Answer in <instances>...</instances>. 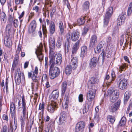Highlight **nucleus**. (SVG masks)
Instances as JSON below:
<instances>
[{
  "instance_id": "37998d69",
  "label": "nucleus",
  "mask_w": 132,
  "mask_h": 132,
  "mask_svg": "<svg viewBox=\"0 0 132 132\" xmlns=\"http://www.w3.org/2000/svg\"><path fill=\"white\" fill-rule=\"evenodd\" d=\"M15 108H10L11 116L12 117V118L14 119H15V118H16L15 116Z\"/></svg>"
},
{
  "instance_id": "6ab92c4d",
  "label": "nucleus",
  "mask_w": 132,
  "mask_h": 132,
  "mask_svg": "<svg viewBox=\"0 0 132 132\" xmlns=\"http://www.w3.org/2000/svg\"><path fill=\"white\" fill-rule=\"evenodd\" d=\"M18 104V109L19 110L21 108H22V107H21V106L20 100L18 98H14V102L11 103L10 108H16L15 104Z\"/></svg>"
},
{
  "instance_id": "5fc2aeb1",
  "label": "nucleus",
  "mask_w": 132,
  "mask_h": 132,
  "mask_svg": "<svg viewBox=\"0 0 132 132\" xmlns=\"http://www.w3.org/2000/svg\"><path fill=\"white\" fill-rule=\"evenodd\" d=\"M8 127L5 125L3 126L1 130L4 132H8Z\"/></svg>"
},
{
  "instance_id": "e433bc0d",
  "label": "nucleus",
  "mask_w": 132,
  "mask_h": 132,
  "mask_svg": "<svg viewBox=\"0 0 132 132\" xmlns=\"http://www.w3.org/2000/svg\"><path fill=\"white\" fill-rule=\"evenodd\" d=\"M130 96L129 92L126 91L125 93L124 98V102H126L129 99Z\"/></svg>"
},
{
  "instance_id": "de8ad7c7",
  "label": "nucleus",
  "mask_w": 132,
  "mask_h": 132,
  "mask_svg": "<svg viewBox=\"0 0 132 132\" xmlns=\"http://www.w3.org/2000/svg\"><path fill=\"white\" fill-rule=\"evenodd\" d=\"M111 75L112 78V79H111V81H109L108 82V85H110L111 83L112 82V81H113L114 79L116 76L114 72L113 71L111 73Z\"/></svg>"
},
{
  "instance_id": "f257e3e1",
  "label": "nucleus",
  "mask_w": 132,
  "mask_h": 132,
  "mask_svg": "<svg viewBox=\"0 0 132 132\" xmlns=\"http://www.w3.org/2000/svg\"><path fill=\"white\" fill-rule=\"evenodd\" d=\"M50 62L51 65L54 66L60 65L61 63L62 57V55L60 54H56L54 56V52L52 51L49 53Z\"/></svg>"
},
{
  "instance_id": "f03ea898",
  "label": "nucleus",
  "mask_w": 132,
  "mask_h": 132,
  "mask_svg": "<svg viewBox=\"0 0 132 132\" xmlns=\"http://www.w3.org/2000/svg\"><path fill=\"white\" fill-rule=\"evenodd\" d=\"M113 8L112 7H109L107 10L106 13L104 16V19L103 27V30L104 31L103 32H106L107 29V26L109 22V20L113 13Z\"/></svg>"
},
{
  "instance_id": "49530a36",
  "label": "nucleus",
  "mask_w": 132,
  "mask_h": 132,
  "mask_svg": "<svg viewBox=\"0 0 132 132\" xmlns=\"http://www.w3.org/2000/svg\"><path fill=\"white\" fill-rule=\"evenodd\" d=\"M45 103L44 102H42L39 104V110H40L42 112H43L44 109Z\"/></svg>"
},
{
  "instance_id": "4c0bfd02",
  "label": "nucleus",
  "mask_w": 132,
  "mask_h": 132,
  "mask_svg": "<svg viewBox=\"0 0 132 132\" xmlns=\"http://www.w3.org/2000/svg\"><path fill=\"white\" fill-rule=\"evenodd\" d=\"M126 118L125 117H123L119 122V125L121 126H123L125 125L126 122Z\"/></svg>"
},
{
  "instance_id": "aec40b11",
  "label": "nucleus",
  "mask_w": 132,
  "mask_h": 132,
  "mask_svg": "<svg viewBox=\"0 0 132 132\" xmlns=\"http://www.w3.org/2000/svg\"><path fill=\"white\" fill-rule=\"evenodd\" d=\"M37 23L36 21L33 20L30 23L28 28V31L29 33H33L35 30L36 27Z\"/></svg>"
},
{
  "instance_id": "603ef678",
  "label": "nucleus",
  "mask_w": 132,
  "mask_h": 132,
  "mask_svg": "<svg viewBox=\"0 0 132 132\" xmlns=\"http://www.w3.org/2000/svg\"><path fill=\"white\" fill-rule=\"evenodd\" d=\"M42 29L43 34H46L47 33V30L46 27L45 26V24H43L42 25Z\"/></svg>"
},
{
  "instance_id": "69168bd1",
  "label": "nucleus",
  "mask_w": 132,
  "mask_h": 132,
  "mask_svg": "<svg viewBox=\"0 0 132 132\" xmlns=\"http://www.w3.org/2000/svg\"><path fill=\"white\" fill-rule=\"evenodd\" d=\"M80 43V41L79 40H78L74 44V46L73 47H75L76 48H79V45Z\"/></svg>"
},
{
  "instance_id": "39448f33",
  "label": "nucleus",
  "mask_w": 132,
  "mask_h": 132,
  "mask_svg": "<svg viewBox=\"0 0 132 132\" xmlns=\"http://www.w3.org/2000/svg\"><path fill=\"white\" fill-rule=\"evenodd\" d=\"M79 36V32L78 30L69 31L67 35V36L73 41H76Z\"/></svg>"
},
{
  "instance_id": "8fccbe9b",
  "label": "nucleus",
  "mask_w": 132,
  "mask_h": 132,
  "mask_svg": "<svg viewBox=\"0 0 132 132\" xmlns=\"http://www.w3.org/2000/svg\"><path fill=\"white\" fill-rule=\"evenodd\" d=\"M70 46V42L69 40H67V41L65 42V48H67V50H68Z\"/></svg>"
},
{
  "instance_id": "864d4df0",
  "label": "nucleus",
  "mask_w": 132,
  "mask_h": 132,
  "mask_svg": "<svg viewBox=\"0 0 132 132\" xmlns=\"http://www.w3.org/2000/svg\"><path fill=\"white\" fill-rule=\"evenodd\" d=\"M24 0H15V3L16 5L22 4L23 3Z\"/></svg>"
},
{
  "instance_id": "338daca9",
  "label": "nucleus",
  "mask_w": 132,
  "mask_h": 132,
  "mask_svg": "<svg viewBox=\"0 0 132 132\" xmlns=\"http://www.w3.org/2000/svg\"><path fill=\"white\" fill-rule=\"evenodd\" d=\"M52 2L50 1V0H46L45 1V4L46 5H49L50 6H51V4Z\"/></svg>"
},
{
  "instance_id": "6e6d98bb",
  "label": "nucleus",
  "mask_w": 132,
  "mask_h": 132,
  "mask_svg": "<svg viewBox=\"0 0 132 132\" xmlns=\"http://www.w3.org/2000/svg\"><path fill=\"white\" fill-rule=\"evenodd\" d=\"M14 126L13 127L11 126V128L12 129H13V130H15L17 128V121H16L15 118V119H14Z\"/></svg>"
},
{
  "instance_id": "13d9d810",
  "label": "nucleus",
  "mask_w": 132,
  "mask_h": 132,
  "mask_svg": "<svg viewBox=\"0 0 132 132\" xmlns=\"http://www.w3.org/2000/svg\"><path fill=\"white\" fill-rule=\"evenodd\" d=\"M63 1L64 4H66L67 7L69 9L70 6L68 0H63Z\"/></svg>"
},
{
  "instance_id": "7ed1b4c3",
  "label": "nucleus",
  "mask_w": 132,
  "mask_h": 132,
  "mask_svg": "<svg viewBox=\"0 0 132 132\" xmlns=\"http://www.w3.org/2000/svg\"><path fill=\"white\" fill-rule=\"evenodd\" d=\"M22 116L21 117L20 121L21 123V127L22 130L23 129L25 126L26 121V100L23 96L22 98Z\"/></svg>"
},
{
  "instance_id": "4468645a",
  "label": "nucleus",
  "mask_w": 132,
  "mask_h": 132,
  "mask_svg": "<svg viewBox=\"0 0 132 132\" xmlns=\"http://www.w3.org/2000/svg\"><path fill=\"white\" fill-rule=\"evenodd\" d=\"M126 16V12H122L121 14H120L119 16L117 21L118 25L121 26L122 24L125 19Z\"/></svg>"
},
{
  "instance_id": "bb28decb",
  "label": "nucleus",
  "mask_w": 132,
  "mask_h": 132,
  "mask_svg": "<svg viewBox=\"0 0 132 132\" xmlns=\"http://www.w3.org/2000/svg\"><path fill=\"white\" fill-rule=\"evenodd\" d=\"M87 50V47L86 46H83L81 48L80 56L83 57L86 55Z\"/></svg>"
},
{
  "instance_id": "2f4dec72",
  "label": "nucleus",
  "mask_w": 132,
  "mask_h": 132,
  "mask_svg": "<svg viewBox=\"0 0 132 132\" xmlns=\"http://www.w3.org/2000/svg\"><path fill=\"white\" fill-rule=\"evenodd\" d=\"M1 19V21L4 23L6 21V16L5 13L3 12L1 13L0 15V19Z\"/></svg>"
},
{
  "instance_id": "5701e85b",
  "label": "nucleus",
  "mask_w": 132,
  "mask_h": 132,
  "mask_svg": "<svg viewBox=\"0 0 132 132\" xmlns=\"http://www.w3.org/2000/svg\"><path fill=\"white\" fill-rule=\"evenodd\" d=\"M97 38L96 35H92L90 41V47H93L96 45Z\"/></svg>"
},
{
  "instance_id": "cd10ccee",
  "label": "nucleus",
  "mask_w": 132,
  "mask_h": 132,
  "mask_svg": "<svg viewBox=\"0 0 132 132\" xmlns=\"http://www.w3.org/2000/svg\"><path fill=\"white\" fill-rule=\"evenodd\" d=\"M105 42L103 41H101L98 45L96 50L97 53H99L101 51V49L105 45Z\"/></svg>"
},
{
  "instance_id": "393cba45",
  "label": "nucleus",
  "mask_w": 132,
  "mask_h": 132,
  "mask_svg": "<svg viewBox=\"0 0 132 132\" xmlns=\"http://www.w3.org/2000/svg\"><path fill=\"white\" fill-rule=\"evenodd\" d=\"M55 30V26L54 23L53 21H51L49 26V32L50 35H52L54 33Z\"/></svg>"
},
{
  "instance_id": "423d86ee",
  "label": "nucleus",
  "mask_w": 132,
  "mask_h": 132,
  "mask_svg": "<svg viewBox=\"0 0 132 132\" xmlns=\"http://www.w3.org/2000/svg\"><path fill=\"white\" fill-rule=\"evenodd\" d=\"M113 48V46L112 47L110 45L108 46L106 48L102 49V52L101 54L102 55L103 58L105 56L108 57H110L112 54Z\"/></svg>"
},
{
  "instance_id": "412c9836",
  "label": "nucleus",
  "mask_w": 132,
  "mask_h": 132,
  "mask_svg": "<svg viewBox=\"0 0 132 132\" xmlns=\"http://www.w3.org/2000/svg\"><path fill=\"white\" fill-rule=\"evenodd\" d=\"M49 47L50 49V52L55 48V40L54 37H50L49 40Z\"/></svg>"
},
{
  "instance_id": "2eb2a0df",
  "label": "nucleus",
  "mask_w": 132,
  "mask_h": 132,
  "mask_svg": "<svg viewBox=\"0 0 132 132\" xmlns=\"http://www.w3.org/2000/svg\"><path fill=\"white\" fill-rule=\"evenodd\" d=\"M85 124L82 121H80L77 124L76 127V131L77 132H82L84 129Z\"/></svg>"
},
{
  "instance_id": "20e7f679",
  "label": "nucleus",
  "mask_w": 132,
  "mask_h": 132,
  "mask_svg": "<svg viewBox=\"0 0 132 132\" xmlns=\"http://www.w3.org/2000/svg\"><path fill=\"white\" fill-rule=\"evenodd\" d=\"M60 70L57 67L51 65L49 70V75L50 78L54 79L60 74Z\"/></svg>"
},
{
  "instance_id": "a878e982",
  "label": "nucleus",
  "mask_w": 132,
  "mask_h": 132,
  "mask_svg": "<svg viewBox=\"0 0 132 132\" xmlns=\"http://www.w3.org/2000/svg\"><path fill=\"white\" fill-rule=\"evenodd\" d=\"M97 61V58L96 57H94L92 58L89 63V65L90 67L93 68L95 67L96 65Z\"/></svg>"
},
{
  "instance_id": "4d7b16f0",
  "label": "nucleus",
  "mask_w": 132,
  "mask_h": 132,
  "mask_svg": "<svg viewBox=\"0 0 132 132\" xmlns=\"http://www.w3.org/2000/svg\"><path fill=\"white\" fill-rule=\"evenodd\" d=\"M88 30V27H85L82 31V35H85L87 33Z\"/></svg>"
},
{
  "instance_id": "a18cd8bd",
  "label": "nucleus",
  "mask_w": 132,
  "mask_h": 132,
  "mask_svg": "<svg viewBox=\"0 0 132 132\" xmlns=\"http://www.w3.org/2000/svg\"><path fill=\"white\" fill-rule=\"evenodd\" d=\"M56 7L55 6H53L51 10L50 16L51 18H52L53 15L56 12Z\"/></svg>"
},
{
  "instance_id": "58836bf2",
  "label": "nucleus",
  "mask_w": 132,
  "mask_h": 132,
  "mask_svg": "<svg viewBox=\"0 0 132 132\" xmlns=\"http://www.w3.org/2000/svg\"><path fill=\"white\" fill-rule=\"evenodd\" d=\"M21 48L22 46L21 45L19 44L18 46V48L16 51V54L15 57L19 58V54L20 53Z\"/></svg>"
},
{
  "instance_id": "c756f323",
  "label": "nucleus",
  "mask_w": 132,
  "mask_h": 132,
  "mask_svg": "<svg viewBox=\"0 0 132 132\" xmlns=\"http://www.w3.org/2000/svg\"><path fill=\"white\" fill-rule=\"evenodd\" d=\"M59 27L60 29V34L63 35L64 34V27L63 23L61 21H60L59 24Z\"/></svg>"
},
{
  "instance_id": "dca6fc26",
  "label": "nucleus",
  "mask_w": 132,
  "mask_h": 132,
  "mask_svg": "<svg viewBox=\"0 0 132 132\" xmlns=\"http://www.w3.org/2000/svg\"><path fill=\"white\" fill-rule=\"evenodd\" d=\"M99 81L97 77H91L88 82V87L91 88V87H93L94 85L97 84Z\"/></svg>"
},
{
  "instance_id": "09e8293b",
  "label": "nucleus",
  "mask_w": 132,
  "mask_h": 132,
  "mask_svg": "<svg viewBox=\"0 0 132 132\" xmlns=\"http://www.w3.org/2000/svg\"><path fill=\"white\" fill-rule=\"evenodd\" d=\"M126 67V64H123L120 66L119 68L118 69L119 71L121 73L122 71H123V70L125 69Z\"/></svg>"
},
{
  "instance_id": "0eeeda50",
  "label": "nucleus",
  "mask_w": 132,
  "mask_h": 132,
  "mask_svg": "<svg viewBox=\"0 0 132 132\" xmlns=\"http://www.w3.org/2000/svg\"><path fill=\"white\" fill-rule=\"evenodd\" d=\"M38 73V67H36L34 71L31 72H28V76L29 78L32 77L33 81L36 82V85H37L38 83V80L37 77V75Z\"/></svg>"
},
{
  "instance_id": "7c9ffc66",
  "label": "nucleus",
  "mask_w": 132,
  "mask_h": 132,
  "mask_svg": "<svg viewBox=\"0 0 132 132\" xmlns=\"http://www.w3.org/2000/svg\"><path fill=\"white\" fill-rule=\"evenodd\" d=\"M69 97L67 95H65L64 101L63 103V107L64 108H66L68 107V104Z\"/></svg>"
},
{
  "instance_id": "680f3d73",
  "label": "nucleus",
  "mask_w": 132,
  "mask_h": 132,
  "mask_svg": "<svg viewBox=\"0 0 132 132\" xmlns=\"http://www.w3.org/2000/svg\"><path fill=\"white\" fill-rule=\"evenodd\" d=\"M83 114L86 113L88 111V110L87 109L86 106L85 105H84L83 106Z\"/></svg>"
},
{
  "instance_id": "1a4fd4ad",
  "label": "nucleus",
  "mask_w": 132,
  "mask_h": 132,
  "mask_svg": "<svg viewBox=\"0 0 132 132\" xmlns=\"http://www.w3.org/2000/svg\"><path fill=\"white\" fill-rule=\"evenodd\" d=\"M43 46L42 43H40L39 45L36 49L35 53L39 60L41 61L43 60V55L42 54V49Z\"/></svg>"
},
{
  "instance_id": "ddd939ff",
  "label": "nucleus",
  "mask_w": 132,
  "mask_h": 132,
  "mask_svg": "<svg viewBox=\"0 0 132 132\" xmlns=\"http://www.w3.org/2000/svg\"><path fill=\"white\" fill-rule=\"evenodd\" d=\"M56 105L57 104L55 102L52 100L51 103L48 104L47 109L49 112L53 113L56 108Z\"/></svg>"
},
{
  "instance_id": "bf43d9fd",
  "label": "nucleus",
  "mask_w": 132,
  "mask_h": 132,
  "mask_svg": "<svg viewBox=\"0 0 132 132\" xmlns=\"http://www.w3.org/2000/svg\"><path fill=\"white\" fill-rule=\"evenodd\" d=\"M125 75L123 74H122L119 76V81L124 79H126L125 78Z\"/></svg>"
},
{
  "instance_id": "0e129e2a",
  "label": "nucleus",
  "mask_w": 132,
  "mask_h": 132,
  "mask_svg": "<svg viewBox=\"0 0 132 132\" xmlns=\"http://www.w3.org/2000/svg\"><path fill=\"white\" fill-rule=\"evenodd\" d=\"M80 43V41L79 40H78L74 44V46L73 47H75L76 48H79V45Z\"/></svg>"
},
{
  "instance_id": "f8f14e48",
  "label": "nucleus",
  "mask_w": 132,
  "mask_h": 132,
  "mask_svg": "<svg viewBox=\"0 0 132 132\" xmlns=\"http://www.w3.org/2000/svg\"><path fill=\"white\" fill-rule=\"evenodd\" d=\"M128 86V82L127 79H123L119 81V87L120 89L122 90L126 89Z\"/></svg>"
},
{
  "instance_id": "c9c22d12",
  "label": "nucleus",
  "mask_w": 132,
  "mask_h": 132,
  "mask_svg": "<svg viewBox=\"0 0 132 132\" xmlns=\"http://www.w3.org/2000/svg\"><path fill=\"white\" fill-rule=\"evenodd\" d=\"M73 68H72L71 65H67L65 69V72L67 75H69L70 74L72 71V69Z\"/></svg>"
},
{
  "instance_id": "a19ab883",
  "label": "nucleus",
  "mask_w": 132,
  "mask_h": 132,
  "mask_svg": "<svg viewBox=\"0 0 132 132\" xmlns=\"http://www.w3.org/2000/svg\"><path fill=\"white\" fill-rule=\"evenodd\" d=\"M132 12V2L129 4L127 10V15H130Z\"/></svg>"
},
{
  "instance_id": "9b49d317",
  "label": "nucleus",
  "mask_w": 132,
  "mask_h": 132,
  "mask_svg": "<svg viewBox=\"0 0 132 132\" xmlns=\"http://www.w3.org/2000/svg\"><path fill=\"white\" fill-rule=\"evenodd\" d=\"M92 88L93 89L88 91L87 96V100L90 102L92 101L94 99L96 92L95 89H93V88Z\"/></svg>"
},
{
  "instance_id": "052dcab7",
  "label": "nucleus",
  "mask_w": 132,
  "mask_h": 132,
  "mask_svg": "<svg viewBox=\"0 0 132 132\" xmlns=\"http://www.w3.org/2000/svg\"><path fill=\"white\" fill-rule=\"evenodd\" d=\"M33 10L35 11L36 13H37L39 12L40 10L38 6H35V7H33Z\"/></svg>"
},
{
  "instance_id": "79ce46f5",
  "label": "nucleus",
  "mask_w": 132,
  "mask_h": 132,
  "mask_svg": "<svg viewBox=\"0 0 132 132\" xmlns=\"http://www.w3.org/2000/svg\"><path fill=\"white\" fill-rule=\"evenodd\" d=\"M111 95L113 96H117V97H119V90H113L111 94Z\"/></svg>"
},
{
  "instance_id": "f704fd0d",
  "label": "nucleus",
  "mask_w": 132,
  "mask_h": 132,
  "mask_svg": "<svg viewBox=\"0 0 132 132\" xmlns=\"http://www.w3.org/2000/svg\"><path fill=\"white\" fill-rule=\"evenodd\" d=\"M85 20V17H81L77 20V23L79 25H82L84 24Z\"/></svg>"
},
{
  "instance_id": "a211bd4d",
  "label": "nucleus",
  "mask_w": 132,
  "mask_h": 132,
  "mask_svg": "<svg viewBox=\"0 0 132 132\" xmlns=\"http://www.w3.org/2000/svg\"><path fill=\"white\" fill-rule=\"evenodd\" d=\"M71 65L73 70L75 69L77 67L78 59L77 57L74 55H72Z\"/></svg>"
},
{
  "instance_id": "473e14b6",
  "label": "nucleus",
  "mask_w": 132,
  "mask_h": 132,
  "mask_svg": "<svg viewBox=\"0 0 132 132\" xmlns=\"http://www.w3.org/2000/svg\"><path fill=\"white\" fill-rule=\"evenodd\" d=\"M62 37H59L57 39L56 46L59 48H60L62 43Z\"/></svg>"
},
{
  "instance_id": "4be33fe9",
  "label": "nucleus",
  "mask_w": 132,
  "mask_h": 132,
  "mask_svg": "<svg viewBox=\"0 0 132 132\" xmlns=\"http://www.w3.org/2000/svg\"><path fill=\"white\" fill-rule=\"evenodd\" d=\"M4 43L5 46L8 47H10L12 45L11 40L9 38V36L7 35L5 36L4 38Z\"/></svg>"
},
{
  "instance_id": "c03bdc74",
  "label": "nucleus",
  "mask_w": 132,
  "mask_h": 132,
  "mask_svg": "<svg viewBox=\"0 0 132 132\" xmlns=\"http://www.w3.org/2000/svg\"><path fill=\"white\" fill-rule=\"evenodd\" d=\"M108 120L111 123H113L115 120L114 117L111 116L109 115L108 116Z\"/></svg>"
},
{
  "instance_id": "ea45409f",
  "label": "nucleus",
  "mask_w": 132,
  "mask_h": 132,
  "mask_svg": "<svg viewBox=\"0 0 132 132\" xmlns=\"http://www.w3.org/2000/svg\"><path fill=\"white\" fill-rule=\"evenodd\" d=\"M48 80L47 75L46 74L43 75L42 80V84L43 85H44V83L46 82Z\"/></svg>"
},
{
  "instance_id": "3c124183",
  "label": "nucleus",
  "mask_w": 132,
  "mask_h": 132,
  "mask_svg": "<svg viewBox=\"0 0 132 132\" xmlns=\"http://www.w3.org/2000/svg\"><path fill=\"white\" fill-rule=\"evenodd\" d=\"M119 97L116 96H113L111 95L110 100L112 102H115L117 99Z\"/></svg>"
},
{
  "instance_id": "e2e57ef3",
  "label": "nucleus",
  "mask_w": 132,
  "mask_h": 132,
  "mask_svg": "<svg viewBox=\"0 0 132 132\" xmlns=\"http://www.w3.org/2000/svg\"><path fill=\"white\" fill-rule=\"evenodd\" d=\"M78 49V48H76L75 47H73L72 49V53L73 54L72 55H74L73 54H75L76 53Z\"/></svg>"
},
{
  "instance_id": "9d476101",
  "label": "nucleus",
  "mask_w": 132,
  "mask_h": 132,
  "mask_svg": "<svg viewBox=\"0 0 132 132\" xmlns=\"http://www.w3.org/2000/svg\"><path fill=\"white\" fill-rule=\"evenodd\" d=\"M66 114L65 111H63L61 113L59 120L57 121L59 125H61L64 124L66 121Z\"/></svg>"
},
{
  "instance_id": "6e6552de",
  "label": "nucleus",
  "mask_w": 132,
  "mask_h": 132,
  "mask_svg": "<svg viewBox=\"0 0 132 132\" xmlns=\"http://www.w3.org/2000/svg\"><path fill=\"white\" fill-rule=\"evenodd\" d=\"M121 103V100H118L116 103L111 104L109 107V110L111 112L113 113L119 108Z\"/></svg>"
},
{
  "instance_id": "f3484780",
  "label": "nucleus",
  "mask_w": 132,
  "mask_h": 132,
  "mask_svg": "<svg viewBox=\"0 0 132 132\" xmlns=\"http://www.w3.org/2000/svg\"><path fill=\"white\" fill-rule=\"evenodd\" d=\"M129 32V30L128 29L125 32L124 34L122 35L120 39V45L121 46H122L123 43L125 42V44H126V42L127 41L126 38H128L129 37L128 33Z\"/></svg>"
},
{
  "instance_id": "72a5a7b5",
  "label": "nucleus",
  "mask_w": 132,
  "mask_h": 132,
  "mask_svg": "<svg viewBox=\"0 0 132 132\" xmlns=\"http://www.w3.org/2000/svg\"><path fill=\"white\" fill-rule=\"evenodd\" d=\"M89 3L88 1L85 2L83 4L82 9L84 11H86L89 9Z\"/></svg>"
},
{
  "instance_id": "774afa93",
  "label": "nucleus",
  "mask_w": 132,
  "mask_h": 132,
  "mask_svg": "<svg viewBox=\"0 0 132 132\" xmlns=\"http://www.w3.org/2000/svg\"><path fill=\"white\" fill-rule=\"evenodd\" d=\"M18 23L19 22H18V21L17 19L14 20L13 21V24L14 26L15 27H16L18 26Z\"/></svg>"
},
{
  "instance_id": "c85d7f7f",
  "label": "nucleus",
  "mask_w": 132,
  "mask_h": 132,
  "mask_svg": "<svg viewBox=\"0 0 132 132\" xmlns=\"http://www.w3.org/2000/svg\"><path fill=\"white\" fill-rule=\"evenodd\" d=\"M59 92L57 90L53 91L52 92V96L51 97V100L52 99L54 100H56L58 97L59 96Z\"/></svg>"
},
{
  "instance_id": "b1692460",
  "label": "nucleus",
  "mask_w": 132,
  "mask_h": 132,
  "mask_svg": "<svg viewBox=\"0 0 132 132\" xmlns=\"http://www.w3.org/2000/svg\"><path fill=\"white\" fill-rule=\"evenodd\" d=\"M67 88V83L66 81L63 82L61 86V94L62 96H63Z\"/></svg>"
}]
</instances>
